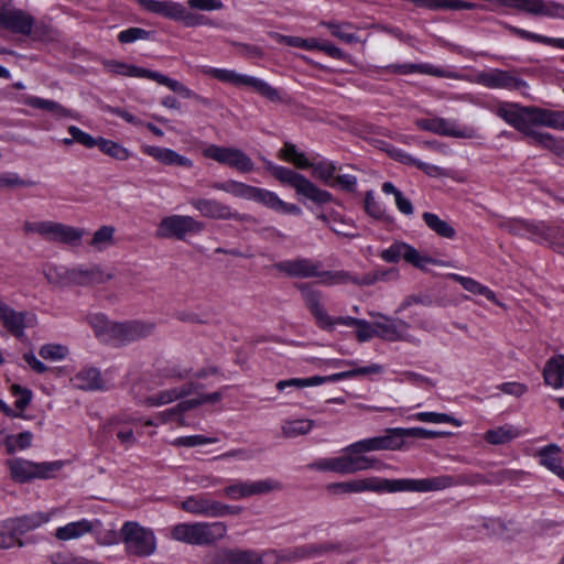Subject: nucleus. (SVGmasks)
<instances>
[{
    "mask_svg": "<svg viewBox=\"0 0 564 564\" xmlns=\"http://www.w3.org/2000/svg\"><path fill=\"white\" fill-rule=\"evenodd\" d=\"M498 227L510 235L527 237L539 243H547L554 251L564 256V228L545 221H529L521 218H503Z\"/></svg>",
    "mask_w": 564,
    "mask_h": 564,
    "instance_id": "f257e3e1",
    "label": "nucleus"
},
{
    "mask_svg": "<svg viewBox=\"0 0 564 564\" xmlns=\"http://www.w3.org/2000/svg\"><path fill=\"white\" fill-rule=\"evenodd\" d=\"M454 481L447 477H431L423 479H387L380 477H368L361 479V492H398V491H414V492H429L440 491L453 485Z\"/></svg>",
    "mask_w": 564,
    "mask_h": 564,
    "instance_id": "f03ea898",
    "label": "nucleus"
},
{
    "mask_svg": "<svg viewBox=\"0 0 564 564\" xmlns=\"http://www.w3.org/2000/svg\"><path fill=\"white\" fill-rule=\"evenodd\" d=\"M104 65H105L106 69L112 74L128 76V77L149 78V79L156 82L160 85L166 86L172 91L181 95L183 98L194 99L197 102H199L206 107H209L212 105V101L208 98L197 95L196 93H194L193 90L187 88L185 85H183L178 80L170 78L159 72L138 67V66L130 65V64H126L123 62H119V61H115V59L106 61L104 63Z\"/></svg>",
    "mask_w": 564,
    "mask_h": 564,
    "instance_id": "7ed1b4c3",
    "label": "nucleus"
},
{
    "mask_svg": "<svg viewBox=\"0 0 564 564\" xmlns=\"http://www.w3.org/2000/svg\"><path fill=\"white\" fill-rule=\"evenodd\" d=\"M227 525L224 522L178 523L171 529V538L192 545H213L225 538Z\"/></svg>",
    "mask_w": 564,
    "mask_h": 564,
    "instance_id": "20e7f679",
    "label": "nucleus"
},
{
    "mask_svg": "<svg viewBox=\"0 0 564 564\" xmlns=\"http://www.w3.org/2000/svg\"><path fill=\"white\" fill-rule=\"evenodd\" d=\"M0 26L14 34L32 36L33 40H44L51 36V30L34 24V18L10 1L0 0Z\"/></svg>",
    "mask_w": 564,
    "mask_h": 564,
    "instance_id": "39448f33",
    "label": "nucleus"
},
{
    "mask_svg": "<svg viewBox=\"0 0 564 564\" xmlns=\"http://www.w3.org/2000/svg\"><path fill=\"white\" fill-rule=\"evenodd\" d=\"M267 170L282 184L295 189L296 194L316 204H326L333 200V195L317 187L304 175L284 166L267 163Z\"/></svg>",
    "mask_w": 564,
    "mask_h": 564,
    "instance_id": "423d86ee",
    "label": "nucleus"
},
{
    "mask_svg": "<svg viewBox=\"0 0 564 564\" xmlns=\"http://www.w3.org/2000/svg\"><path fill=\"white\" fill-rule=\"evenodd\" d=\"M200 72L204 75L210 76L223 83L231 84L236 87H250L260 96L272 102H281L283 100L280 90L272 87L269 83L264 82L263 79L249 75L239 74L231 69L214 68L207 66L202 67Z\"/></svg>",
    "mask_w": 564,
    "mask_h": 564,
    "instance_id": "0eeeda50",
    "label": "nucleus"
},
{
    "mask_svg": "<svg viewBox=\"0 0 564 564\" xmlns=\"http://www.w3.org/2000/svg\"><path fill=\"white\" fill-rule=\"evenodd\" d=\"M120 539L124 544L126 553L130 556L148 557L154 554L156 550V539L153 531L138 522H124L120 529Z\"/></svg>",
    "mask_w": 564,
    "mask_h": 564,
    "instance_id": "6e6552de",
    "label": "nucleus"
},
{
    "mask_svg": "<svg viewBox=\"0 0 564 564\" xmlns=\"http://www.w3.org/2000/svg\"><path fill=\"white\" fill-rule=\"evenodd\" d=\"M6 465L9 468L10 477L14 481L23 484L34 478H51L54 473L62 468L63 463L59 460L33 463L23 458H12L8 459Z\"/></svg>",
    "mask_w": 564,
    "mask_h": 564,
    "instance_id": "1a4fd4ad",
    "label": "nucleus"
},
{
    "mask_svg": "<svg viewBox=\"0 0 564 564\" xmlns=\"http://www.w3.org/2000/svg\"><path fill=\"white\" fill-rule=\"evenodd\" d=\"M296 289L301 292L302 297L306 307L310 310L311 314L315 317L316 323L322 328H329L334 324L345 325L349 327H355L359 323V318L355 317H338L336 321H332L330 316L327 314L324 305H323V296L322 293L315 289H313L307 283H299L295 284Z\"/></svg>",
    "mask_w": 564,
    "mask_h": 564,
    "instance_id": "9d476101",
    "label": "nucleus"
},
{
    "mask_svg": "<svg viewBox=\"0 0 564 564\" xmlns=\"http://www.w3.org/2000/svg\"><path fill=\"white\" fill-rule=\"evenodd\" d=\"M25 234H39L44 239L53 242L74 243L78 242L84 230L55 221H25L23 225Z\"/></svg>",
    "mask_w": 564,
    "mask_h": 564,
    "instance_id": "9b49d317",
    "label": "nucleus"
},
{
    "mask_svg": "<svg viewBox=\"0 0 564 564\" xmlns=\"http://www.w3.org/2000/svg\"><path fill=\"white\" fill-rule=\"evenodd\" d=\"M204 228V223L196 220L192 216L171 215L161 219L155 237L160 239L184 240L187 235L199 234Z\"/></svg>",
    "mask_w": 564,
    "mask_h": 564,
    "instance_id": "f8f14e48",
    "label": "nucleus"
},
{
    "mask_svg": "<svg viewBox=\"0 0 564 564\" xmlns=\"http://www.w3.org/2000/svg\"><path fill=\"white\" fill-rule=\"evenodd\" d=\"M182 510L203 517L219 518L228 514H239L242 508L239 506H228L217 500L210 499L207 495L199 494L187 497L181 502Z\"/></svg>",
    "mask_w": 564,
    "mask_h": 564,
    "instance_id": "ddd939ff",
    "label": "nucleus"
},
{
    "mask_svg": "<svg viewBox=\"0 0 564 564\" xmlns=\"http://www.w3.org/2000/svg\"><path fill=\"white\" fill-rule=\"evenodd\" d=\"M203 155L220 164L236 169L241 173H249L254 169L252 160L245 152L236 148L210 144L203 150Z\"/></svg>",
    "mask_w": 564,
    "mask_h": 564,
    "instance_id": "4468645a",
    "label": "nucleus"
},
{
    "mask_svg": "<svg viewBox=\"0 0 564 564\" xmlns=\"http://www.w3.org/2000/svg\"><path fill=\"white\" fill-rule=\"evenodd\" d=\"M534 106H521L516 102H499L496 108V115L503 119L508 124L530 138L531 132H535L532 124Z\"/></svg>",
    "mask_w": 564,
    "mask_h": 564,
    "instance_id": "2eb2a0df",
    "label": "nucleus"
},
{
    "mask_svg": "<svg viewBox=\"0 0 564 564\" xmlns=\"http://www.w3.org/2000/svg\"><path fill=\"white\" fill-rule=\"evenodd\" d=\"M154 330L155 324L151 322L132 319L116 323V325L111 327V343L116 345H127L152 335Z\"/></svg>",
    "mask_w": 564,
    "mask_h": 564,
    "instance_id": "dca6fc26",
    "label": "nucleus"
},
{
    "mask_svg": "<svg viewBox=\"0 0 564 564\" xmlns=\"http://www.w3.org/2000/svg\"><path fill=\"white\" fill-rule=\"evenodd\" d=\"M371 316L382 318L376 322V337L388 341H408L419 344V339L409 334L410 325L402 319L390 318L381 313H370Z\"/></svg>",
    "mask_w": 564,
    "mask_h": 564,
    "instance_id": "f3484780",
    "label": "nucleus"
},
{
    "mask_svg": "<svg viewBox=\"0 0 564 564\" xmlns=\"http://www.w3.org/2000/svg\"><path fill=\"white\" fill-rule=\"evenodd\" d=\"M475 83L490 89L522 90L528 84L513 73L502 69H490L479 72L475 76Z\"/></svg>",
    "mask_w": 564,
    "mask_h": 564,
    "instance_id": "a211bd4d",
    "label": "nucleus"
},
{
    "mask_svg": "<svg viewBox=\"0 0 564 564\" xmlns=\"http://www.w3.org/2000/svg\"><path fill=\"white\" fill-rule=\"evenodd\" d=\"M397 430L398 427L387 429L384 435L356 442L347 446L344 451L351 454H360L373 451L400 449L403 445V441H401V435Z\"/></svg>",
    "mask_w": 564,
    "mask_h": 564,
    "instance_id": "6ab92c4d",
    "label": "nucleus"
},
{
    "mask_svg": "<svg viewBox=\"0 0 564 564\" xmlns=\"http://www.w3.org/2000/svg\"><path fill=\"white\" fill-rule=\"evenodd\" d=\"M380 258L389 263H397L404 259L419 269H424L426 264L433 263L430 257L420 254L414 247L401 241L393 242L388 249L382 250Z\"/></svg>",
    "mask_w": 564,
    "mask_h": 564,
    "instance_id": "aec40b11",
    "label": "nucleus"
},
{
    "mask_svg": "<svg viewBox=\"0 0 564 564\" xmlns=\"http://www.w3.org/2000/svg\"><path fill=\"white\" fill-rule=\"evenodd\" d=\"M275 269L290 278L310 279L321 275L322 263L308 258H295L280 261L274 264Z\"/></svg>",
    "mask_w": 564,
    "mask_h": 564,
    "instance_id": "412c9836",
    "label": "nucleus"
},
{
    "mask_svg": "<svg viewBox=\"0 0 564 564\" xmlns=\"http://www.w3.org/2000/svg\"><path fill=\"white\" fill-rule=\"evenodd\" d=\"M189 204L197 209L204 217L213 219H235L245 220L246 216L232 212L231 208L214 198H192Z\"/></svg>",
    "mask_w": 564,
    "mask_h": 564,
    "instance_id": "4be33fe9",
    "label": "nucleus"
},
{
    "mask_svg": "<svg viewBox=\"0 0 564 564\" xmlns=\"http://www.w3.org/2000/svg\"><path fill=\"white\" fill-rule=\"evenodd\" d=\"M419 129L440 135L453 138H471V132L456 127L453 121L444 118H422L415 121Z\"/></svg>",
    "mask_w": 564,
    "mask_h": 564,
    "instance_id": "5701e85b",
    "label": "nucleus"
},
{
    "mask_svg": "<svg viewBox=\"0 0 564 564\" xmlns=\"http://www.w3.org/2000/svg\"><path fill=\"white\" fill-rule=\"evenodd\" d=\"M519 11L534 17L564 20V4L553 0H521Z\"/></svg>",
    "mask_w": 564,
    "mask_h": 564,
    "instance_id": "b1692460",
    "label": "nucleus"
},
{
    "mask_svg": "<svg viewBox=\"0 0 564 564\" xmlns=\"http://www.w3.org/2000/svg\"><path fill=\"white\" fill-rule=\"evenodd\" d=\"M111 279L98 264H80L70 269L72 285H93L105 283Z\"/></svg>",
    "mask_w": 564,
    "mask_h": 564,
    "instance_id": "393cba45",
    "label": "nucleus"
},
{
    "mask_svg": "<svg viewBox=\"0 0 564 564\" xmlns=\"http://www.w3.org/2000/svg\"><path fill=\"white\" fill-rule=\"evenodd\" d=\"M251 200H254L263 206L273 209L278 213L300 215L301 208L295 204L283 202L274 192L261 187H254L251 195Z\"/></svg>",
    "mask_w": 564,
    "mask_h": 564,
    "instance_id": "a878e982",
    "label": "nucleus"
},
{
    "mask_svg": "<svg viewBox=\"0 0 564 564\" xmlns=\"http://www.w3.org/2000/svg\"><path fill=\"white\" fill-rule=\"evenodd\" d=\"M346 454L339 456V474L340 475H350L358 471L368 470L371 468H380L383 466L378 459L373 457L362 456L359 454H351L345 452Z\"/></svg>",
    "mask_w": 564,
    "mask_h": 564,
    "instance_id": "bb28decb",
    "label": "nucleus"
},
{
    "mask_svg": "<svg viewBox=\"0 0 564 564\" xmlns=\"http://www.w3.org/2000/svg\"><path fill=\"white\" fill-rule=\"evenodd\" d=\"M26 313L17 312L0 300V323L14 337L22 339L28 326L25 323Z\"/></svg>",
    "mask_w": 564,
    "mask_h": 564,
    "instance_id": "cd10ccee",
    "label": "nucleus"
},
{
    "mask_svg": "<svg viewBox=\"0 0 564 564\" xmlns=\"http://www.w3.org/2000/svg\"><path fill=\"white\" fill-rule=\"evenodd\" d=\"M336 550H338V546L336 544L327 542L321 544H306L288 551L284 555L281 556L280 561L291 563L304 558L316 557L324 553L333 552ZM274 557L279 560L278 555H275Z\"/></svg>",
    "mask_w": 564,
    "mask_h": 564,
    "instance_id": "c85d7f7f",
    "label": "nucleus"
},
{
    "mask_svg": "<svg viewBox=\"0 0 564 564\" xmlns=\"http://www.w3.org/2000/svg\"><path fill=\"white\" fill-rule=\"evenodd\" d=\"M143 153L152 156L156 161L165 164V165H175L191 169L193 166L192 160L188 158L178 154L174 150L154 147V145H144L142 147Z\"/></svg>",
    "mask_w": 564,
    "mask_h": 564,
    "instance_id": "c756f323",
    "label": "nucleus"
},
{
    "mask_svg": "<svg viewBox=\"0 0 564 564\" xmlns=\"http://www.w3.org/2000/svg\"><path fill=\"white\" fill-rule=\"evenodd\" d=\"M73 386L79 390H104L106 383L97 368H83L72 378Z\"/></svg>",
    "mask_w": 564,
    "mask_h": 564,
    "instance_id": "7c9ffc66",
    "label": "nucleus"
},
{
    "mask_svg": "<svg viewBox=\"0 0 564 564\" xmlns=\"http://www.w3.org/2000/svg\"><path fill=\"white\" fill-rule=\"evenodd\" d=\"M96 524H99L98 520L89 521L86 519L67 523L64 527H59L55 531V538L57 540L67 541L72 539H78L86 533L91 532Z\"/></svg>",
    "mask_w": 564,
    "mask_h": 564,
    "instance_id": "2f4dec72",
    "label": "nucleus"
},
{
    "mask_svg": "<svg viewBox=\"0 0 564 564\" xmlns=\"http://www.w3.org/2000/svg\"><path fill=\"white\" fill-rule=\"evenodd\" d=\"M544 382L555 389L564 386V355L550 358L543 369Z\"/></svg>",
    "mask_w": 564,
    "mask_h": 564,
    "instance_id": "473e14b6",
    "label": "nucleus"
},
{
    "mask_svg": "<svg viewBox=\"0 0 564 564\" xmlns=\"http://www.w3.org/2000/svg\"><path fill=\"white\" fill-rule=\"evenodd\" d=\"M532 124L564 130V111L534 107Z\"/></svg>",
    "mask_w": 564,
    "mask_h": 564,
    "instance_id": "72a5a7b5",
    "label": "nucleus"
},
{
    "mask_svg": "<svg viewBox=\"0 0 564 564\" xmlns=\"http://www.w3.org/2000/svg\"><path fill=\"white\" fill-rule=\"evenodd\" d=\"M503 26L511 32L513 35L520 39L532 41L545 45H550L556 48L564 50V37H550L541 34H536L510 24L505 23Z\"/></svg>",
    "mask_w": 564,
    "mask_h": 564,
    "instance_id": "f704fd0d",
    "label": "nucleus"
},
{
    "mask_svg": "<svg viewBox=\"0 0 564 564\" xmlns=\"http://www.w3.org/2000/svg\"><path fill=\"white\" fill-rule=\"evenodd\" d=\"M530 139L533 143L550 150L560 161V164L564 165V143L562 140H557L550 133L546 132H531Z\"/></svg>",
    "mask_w": 564,
    "mask_h": 564,
    "instance_id": "c9c22d12",
    "label": "nucleus"
},
{
    "mask_svg": "<svg viewBox=\"0 0 564 564\" xmlns=\"http://www.w3.org/2000/svg\"><path fill=\"white\" fill-rule=\"evenodd\" d=\"M425 225L437 236L445 239H454L456 230L447 220L441 219L436 214L425 212L422 215Z\"/></svg>",
    "mask_w": 564,
    "mask_h": 564,
    "instance_id": "e433bc0d",
    "label": "nucleus"
},
{
    "mask_svg": "<svg viewBox=\"0 0 564 564\" xmlns=\"http://www.w3.org/2000/svg\"><path fill=\"white\" fill-rule=\"evenodd\" d=\"M23 102L32 108L46 110L58 118L72 117V111L69 109L54 100L28 96L24 98Z\"/></svg>",
    "mask_w": 564,
    "mask_h": 564,
    "instance_id": "4c0bfd02",
    "label": "nucleus"
},
{
    "mask_svg": "<svg viewBox=\"0 0 564 564\" xmlns=\"http://www.w3.org/2000/svg\"><path fill=\"white\" fill-rule=\"evenodd\" d=\"M519 435H520V432L517 427L506 424V425L498 426L492 430H488L484 435V440L488 444L502 445V444L509 443L510 441L514 440Z\"/></svg>",
    "mask_w": 564,
    "mask_h": 564,
    "instance_id": "58836bf2",
    "label": "nucleus"
},
{
    "mask_svg": "<svg viewBox=\"0 0 564 564\" xmlns=\"http://www.w3.org/2000/svg\"><path fill=\"white\" fill-rule=\"evenodd\" d=\"M47 520L48 518L42 513H33L15 519H9V522L13 527V530H15V533H18L19 536H21L24 533L39 528Z\"/></svg>",
    "mask_w": 564,
    "mask_h": 564,
    "instance_id": "ea45409f",
    "label": "nucleus"
},
{
    "mask_svg": "<svg viewBox=\"0 0 564 564\" xmlns=\"http://www.w3.org/2000/svg\"><path fill=\"white\" fill-rule=\"evenodd\" d=\"M319 282L325 285L352 283L361 286L360 276L354 275L348 271H323L321 269Z\"/></svg>",
    "mask_w": 564,
    "mask_h": 564,
    "instance_id": "a19ab883",
    "label": "nucleus"
},
{
    "mask_svg": "<svg viewBox=\"0 0 564 564\" xmlns=\"http://www.w3.org/2000/svg\"><path fill=\"white\" fill-rule=\"evenodd\" d=\"M105 430L110 433L115 432L117 438L126 447H130L135 443L132 429L122 424V421L119 417L110 419L105 425Z\"/></svg>",
    "mask_w": 564,
    "mask_h": 564,
    "instance_id": "79ce46f5",
    "label": "nucleus"
},
{
    "mask_svg": "<svg viewBox=\"0 0 564 564\" xmlns=\"http://www.w3.org/2000/svg\"><path fill=\"white\" fill-rule=\"evenodd\" d=\"M236 564H265L267 557L275 556L276 553L273 550L258 552L250 549H235Z\"/></svg>",
    "mask_w": 564,
    "mask_h": 564,
    "instance_id": "37998d69",
    "label": "nucleus"
},
{
    "mask_svg": "<svg viewBox=\"0 0 564 564\" xmlns=\"http://www.w3.org/2000/svg\"><path fill=\"white\" fill-rule=\"evenodd\" d=\"M391 72L398 74L421 73L437 77L444 76V70L431 64H395L388 67Z\"/></svg>",
    "mask_w": 564,
    "mask_h": 564,
    "instance_id": "c03bdc74",
    "label": "nucleus"
},
{
    "mask_svg": "<svg viewBox=\"0 0 564 564\" xmlns=\"http://www.w3.org/2000/svg\"><path fill=\"white\" fill-rule=\"evenodd\" d=\"M312 175L323 182L325 185L330 187H335V183L333 180L335 177V172L337 171V166L330 161H319L317 163H313L311 165Z\"/></svg>",
    "mask_w": 564,
    "mask_h": 564,
    "instance_id": "a18cd8bd",
    "label": "nucleus"
},
{
    "mask_svg": "<svg viewBox=\"0 0 564 564\" xmlns=\"http://www.w3.org/2000/svg\"><path fill=\"white\" fill-rule=\"evenodd\" d=\"M96 147H98L104 154L119 161L128 160L130 156V152L118 142L101 137L97 138Z\"/></svg>",
    "mask_w": 564,
    "mask_h": 564,
    "instance_id": "49530a36",
    "label": "nucleus"
},
{
    "mask_svg": "<svg viewBox=\"0 0 564 564\" xmlns=\"http://www.w3.org/2000/svg\"><path fill=\"white\" fill-rule=\"evenodd\" d=\"M33 434L30 431H24L15 435L4 436V446L9 455H12L17 449H26L31 446Z\"/></svg>",
    "mask_w": 564,
    "mask_h": 564,
    "instance_id": "de8ad7c7",
    "label": "nucleus"
},
{
    "mask_svg": "<svg viewBox=\"0 0 564 564\" xmlns=\"http://www.w3.org/2000/svg\"><path fill=\"white\" fill-rule=\"evenodd\" d=\"M452 278L458 282L466 291L471 292L474 294L484 295L487 300L495 302L496 295L495 293L487 286L480 284L476 280L467 276H462L458 274H453Z\"/></svg>",
    "mask_w": 564,
    "mask_h": 564,
    "instance_id": "09e8293b",
    "label": "nucleus"
},
{
    "mask_svg": "<svg viewBox=\"0 0 564 564\" xmlns=\"http://www.w3.org/2000/svg\"><path fill=\"white\" fill-rule=\"evenodd\" d=\"M44 275L48 283L56 286H68L70 282V269L65 267L48 265L44 270Z\"/></svg>",
    "mask_w": 564,
    "mask_h": 564,
    "instance_id": "8fccbe9b",
    "label": "nucleus"
},
{
    "mask_svg": "<svg viewBox=\"0 0 564 564\" xmlns=\"http://www.w3.org/2000/svg\"><path fill=\"white\" fill-rule=\"evenodd\" d=\"M314 426L312 420H292L285 421L282 425V434L284 437L293 438L307 434Z\"/></svg>",
    "mask_w": 564,
    "mask_h": 564,
    "instance_id": "3c124183",
    "label": "nucleus"
},
{
    "mask_svg": "<svg viewBox=\"0 0 564 564\" xmlns=\"http://www.w3.org/2000/svg\"><path fill=\"white\" fill-rule=\"evenodd\" d=\"M365 210L366 213L380 221L392 223L393 218L386 213V209L379 202L376 200L372 191H368L365 196Z\"/></svg>",
    "mask_w": 564,
    "mask_h": 564,
    "instance_id": "603ef678",
    "label": "nucleus"
},
{
    "mask_svg": "<svg viewBox=\"0 0 564 564\" xmlns=\"http://www.w3.org/2000/svg\"><path fill=\"white\" fill-rule=\"evenodd\" d=\"M426 8L431 10H473L478 4L460 0H424Z\"/></svg>",
    "mask_w": 564,
    "mask_h": 564,
    "instance_id": "864d4df0",
    "label": "nucleus"
},
{
    "mask_svg": "<svg viewBox=\"0 0 564 564\" xmlns=\"http://www.w3.org/2000/svg\"><path fill=\"white\" fill-rule=\"evenodd\" d=\"M397 432L400 433L401 441H403L405 437L433 440V438L446 437V436L451 435L449 432L432 431V430H426L423 427H410V429L398 427Z\"/></svg>",
    "mask_w": 564,
    "mask_h": 564,
    "instance_id": "5fc2aeb1",
    "label": "nucleus"
},
{
    "mask_svg": "<svg viewBox=\"0 0 564 564\" xmlns=\"http://www.w3.org/2000/svg\"><path fill=\"white\" fill-rule=\"evenodd\" d=\"M399 278V271L394 268L378 269L360 276L361 286L372 285L379 281H392Z\"/></svg>",
    "mask_w": 564,
    "mask_h": 564,
    "instance_id": "6e6d98bb",
    "label": "nucleus"
},
{
    "mask_svg": "<svg viewBox=\"0 0 564 564\" xmlns=\"http://www.w3.org/2000/svg\"><path fill=\"white\" fill-rule=\"evenodd\" d=\"M382 371V367L380 365H370L367 367H359L351 370L337 372L330 376H326V382H335L343 379H349L358 376L373 375L380 373Z\"/></svg>",
    "mask_w": 564,
    "mask_h": 564,
    "instance_id": "4d7b16f0",
    "label": "nucleus"
},
{
    "mask_svg": "<svg viewBox=\"0 0 564 564\" xmlns=\"http://www.w3.org/2000/svg\"><path fill=\"white\" fill-rule=\"evenodd\" d=\"M89 324L91 325L98 337H100L105 341H112L111 327L116 325L115 322H110L102 314H97L89 317Z\"/></svg>",
    "mask_w": 564,
    "mask_h": 564,
    "instance_id": "13d9d810",
    "label": "nucleus"
},
{
    "mask_svg": "<svg viewBox=\"0 0 564 564\" xmlns=\"http://www.w3.org/2000/svg\"><path fill=\"white\" fill-rule=\"evenodd\" d=\"M247 489V498L252 496H261L281 488L280 484L273 479H261L257 481H245Z\"/></svg>",
    "mask_w": 564,
    "mask_h": 564,
    "instance_id": "bf43d9fd",
    "label": "nucleus"
},
{
    "mask_svg": "<svg viewBox=\"0 0 564 564\" xmlns=\"http://www.w3.org/2000/svg\"><path fill=\"white\" fill-rule=\"evenodd\" d=\"M382 192L394 196L395 205L402 214L408 216L413 214L414 208L410 199L405 198L391 182H384L382 184Z\"/></svg>",
    "mask_w": 564,
    "mask_h": 564,
    "instance_id": "052dcab7",
    "label": "nucleus"
},
{
    "mask_svg": "<svg viewBox=\"0 0 564 564\" xmlns=\"http://www.w3.org/2000/svg\"><path fill=\"white\" fill-rule=\"evenodd\" d=\"M323 25H325L327 29L330 30L332 35L336 36L340 41L345 43H355L358 41V37L350 32H347V30L352 29V24L348 22L344 23H337L334 21L323 22Z\"/></svg>",
    "mask_w": 564,
    "mask_h": 564,
    "instance_id": "680f3d73",
    "label": "nucleus"
},
{
    "mask_svg": "<svg viewBox=\"0 0 564 564\" xmlns=\"http://www.w3.org/2000/svg\"><path fill=\"white\" fill-rule=\"evenodd\" d=\"M113 234L115 227L101 226L98 230L95 231L89 245L96 250L101 251L113 243Z\"/></svg>",
    "mask_w": 564,
    "mask_h": 564,
    "instance_id": "e2e57ef3",
    "label": "nucleus"
},
{
    "mask_svg": "<svg viewBox=\"0 0 564 564\" xmlns=\"http://www.w3.org/2000/svg\"><path fill=\"white\" fill-rule=\"evenodd\" d=\"M540 462L546 468L555 473L561 466L560 448L556 445H549L539 453Z\"/></svg>",
    "mask_w": 564,
    "mask_h": 564,
    "instance_id": "0e129e2a",
    "label": "nucleus"
},
{
    "mask_svg": "<svg viewBox=\"0 0 564 564\" xmlns=\"http://www.w3.org/2000/svg\"><path fill=\"white\" fill-rule=\"evenodd\" d=\"M15 545L21 546L22 542L9 520H7L0 524V549H9Z\"/></svg>",
    "mask_w": 564,
    "mask_h": 564,
    "instance_id": "69168bd1",
    "label": "nucleus"
},
{
    "mask_svg": "<svg viewBox=\"0 0 564 564\" xmlns=\"http://www.w3.org/2000/svg\"><path fill=\"white\" fill-rule=\"evenodd\" d=\"M355 228L354 223L351 220L343 218L337 213H332V224L330 230L334 231L338 236H344L347 238H356L358 234L351 232L349 229Z\"/></svg>",
    "mask_w": 564,
    "mask_h": 564,
    "instance_id": "338daca9",
    "label": "nucleus"
},
{
    "mask_svg": "<svg viewBox=\"0 0 564 564\" xmlns=\"http://www.w3.org/2000/svg\"><path fill=\"white\" fill-rule=\"evenodd\" d=\"M409 419H413L420 422H429V423H451L456 426L460 425V422L446 414V413H436V412H419L410 416Z\"/></svg>",
    "mask_w": 564,
    "mask_h": 564,
    "instance_id": "774afa93",
    "label": "nucleus"
}]
</instances>
